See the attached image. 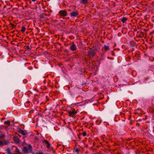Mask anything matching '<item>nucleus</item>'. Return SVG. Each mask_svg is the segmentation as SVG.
I'll use <instances>...</instances> for the list:
<instances>
[{
	"instance_id": "1",
	"label": "nucleus",
	"mask_w": 154,
	"mask_h": 154,
	"mask_svg": "<svg viewBox=\"0 0 154 154\" xmlns=\"http://www.w3.org/2000/svg\"><path fill=\"white\" fill-rule=\"evenodd\" d=\"M59 14L61 17H64L67 15V13L66 10H61L59 11Z\"/></svg>"
},
{
	"instance_id": "2",
	"label": "nucleus",
	"mask_w": 154,
	"mask_h": 154,
	"mask_svg": "<svg viewBox=\"0 0 154 154\" xmlns=\"http://www.w3.org/2000/svg\"><path fill=\"white\" fill-rule=\"evenodd\" d=\"M88 53L91 56L93 57L95 55L96 53L93 50L91 49L88 50Z\"/></svg>"
},
{
	"instance_id": "3",
	"label": "nucleus",
	"mask_w": 154,
	"mask_h": 154,
	"mask_svg": "<svg viewBox=\"0 0 154 154\" xmlns=\"http://www.w3.org/2000/svg\"><path fill=\"white\" fill-rule=\"evenodd\" d=\"M9 143L8 141L4 140L2 141L0 140V146H2L8 144Z\"/></svg>"
},
{
	"instance_id": "4",
	"label": "nucleus",
	"mask_w": 154,
	"mask_h": 154,
	"mask_svg": "<svg viewBox=\"0 0 154 154\" xmlns=\"http://www.w3.org/2000/svg\"><path fill=\"white\" fill-rule=\"evenodd\" d=\"M19 132L23 135H25L26 134H27V133L26 131L25 130H23L21 129H20L19 131Z\"/></svg>"
},
{
	"instance_id": "5",
	"label": "nucleus",
	"mask_w": 154,
	"mask_h": 154,
	"mask_svg": "<svg viewBox=\"0 0 154 154\" xmlns=\"http://www.w3.org/2000/svg\"><path fill=\"white\" fill-rule=\"evenodd\" d=\"M78 14V13L77 11H73L70 13L71 16L76 17Z\"/></svg>"
},
{
	"instance_id": "6",
	"label": "nucleus",
	"mask_w": 154,
	"mask_h": 154,
	"mask_svg": "<svg viewBox=\"0 0 154 154\" xmlns=\"http://www.w3.org/2000/svg\"><path fill=\"white\" fill-rule=\"evenodd\" d=\"M70 48L72 51H75L77 49V48L75 45L73 44L70 46Z\"/></svg>"
},
{
	"instance_id": "7",
	"label": "nucleus",
	"mask_w": 154,
	"mask_h": 154,
	"mask_svg": "<svg viewBox=\"0 0 154 154\" xmlns=\"http://www.w3.org/2000/svg\"><path fill=\"white\" fill-rule=\"evenodd\" d=\"M76 112L75 110L70 111L69 112V115L71 117L73 116L74 115L76 114Z\"/></svg>"
},
{
	"instance_id": "8",
	"label": "nucleus",
	"mask_w": 154,
	"mask_h": 154,
	"mask_svg": "<svg viewBox=\"0 0 154 154\" xmlns=\"http://www.w3.org/2000/svg\"><path fill=\"white\" fill-rule=\"evenodd\" d=\"M43 142L46 143L47 145V147L49 148L50 147V145L47 140H45L43 141Z\"/></svg>"
},
{
	"instance_id": "9",
	"label": "nucleus",
	"mask_w": 154,
	"mask_h": 154,
	"mask_svg": "<svg viewBox=\"0 0 154 154\" xmlns=\"http://www.w3.org/2000/svg\"><path fill=\"white\" fill-rule=\"evenodd\" d=\"M14 140L16 143H17L19 142V139L17 137H15L14 138Z\"/></svg>"
},
{
	"instance_id": "10",
	"label": "nucleus",
	"mask_w": 154,
	"mask_h": 154,
	"mask_svg": "<svg viewBox=\"0 0 154 154\" xmlns=\"http://www.w3.org/2000/svg\"><path fill=\"white\" fill-rule=\"evenodd\" d=\"M6 151L8 154H12L11 150L9 148H7Z\"/></svg>"
},
{
	"instance_id": "11",
	"label": "nucleus",
	"mask_w": 154,
	"mask_h": 154,
	"mask_svg": "<svg viewBox=\"0 0 154 154\" xmlns=\"http://www.w3.org/2000/svg\"><path fill=\"white\" fill-rule=\"evenodd\" d=\"M127 20V19L125 17H123L122 19V21L123 23L125 22Z\"/></svg>"
},
{
	"instance_id": "12",
	"label": "nucleus",
	"mask_w": 154,
	"mask_h": 154,
	"mask_svg": "<svg viewBox=\"0 0 154 154\" xmlns=\"http://www.w3.org/2000/svg\"><path fill=\"white\" fill-rule=\"evenodd\" d=\"M29 148L24 147L23 149V150L25 152H27L29 150Z\"/></svg>"
},
{
	"instance_id": "13",
	"label": "nucleus",
	"mask_w": 154,
	"mask_h": 154,
	"mask_svg": "<svg viewBox=\"0 0 154 154\" xmlns=\"http://www.w3.org/2000/svg\"><path fill=\"white\" fill-rule=\"evenodd\" d=\"M104 48L105 50L106 51H107V50H108L109 49V47L108 46H106V45H105L104 47Z\"/></svg>"
},
{
	"instance_id": "14",
	"label": "nucleus",
	"mask_w": 154,
	"mask_h": 154,
	"mask_svg": "<svg viewBox=\"0 0 154 154\" xmlns=\"http://www.w3.org/2000/svg\"><path fill=\"white\" fill-rule=\"evenodd\" d=\"M26 30V28L24 27H22L21 31L22 32H24Z\"/></svg>"
},
{
	"instance_id": "15",
	"label": "nucleus",
	"mask_w": 154,
	"mask_h": 154,
	"mask_svg": "<svg viewBox=\"0 0 154 154\" xmlns=\"http://www.w3.org/2000/svg\"><path fill=\"white\" fill-rule=\"evenodd\" d=\"M5 123L8 125V126H9L10 125V122L9 121H6L5 122Z\"/></svg>"
},
{
	"instance_id": "16",
	"label": "nucleus",
	"mask_w": 154,
	"mask_h": 154,
	"mask_svg": "<svg viewBox=\"0 0 154 154\" xmlns=\"http://www.w3.org/2000/svg\"><path fill=\"white\" fill-rule=\"evenodd\" d=\"M82 2L84 4H86L87 3V0H82Z\"/></svg>"
},
{
	"instance_id": "17",
	"label": "nucleus",
	"mask_w": 154,
	"mask_h": 154,
	"mask_svg": "<svg viewBox=\"0 0 154 154\" xmlns=\"http://www.w3.org/2000/svg\"><path fill=\"white\" fill-rule=\"evenodd\" d=\"M82 135H83L84 136H86V132H83V133H82Z\"/></svg>"
},
{
	"instance_id": "18",
	"label": "nucleus",
	"mask_w": 154,
	"mask_h": 154,
	"mask_svg": "<svg viewBox=\"0 0 154 154\" xmlns=\"http://www.w3.org/2000/svg\"><path fill=\"white\" fill-rule=\"evenodd\" d=\"M36 154H42V153L41 152H39Z\"/></svg>"
},
{
	"instance_id": "19",
	"label": "nucleus",
	"mask_w": 154,
	"mask_h": 154,
	"mask_svg": "<svg viewBox=\"0 0 154 154\" xmlns=\"http://www.w3.org/2000/svg\"><path fill=\"white\" fill-rule=\"evenodd\" d=\"M29 147L30 148V149L31 148V146L30 145H29Z\"/></svg>"
},
{
	"instance_id": "20",
	"label": "nucleus",
	"mask_w": 154,
	"mask_h": 154,
	"mask_svg": "<svg viewBox=\"0 0 154 154\" xmlns=\"http://www.w3.org/2000/svg\"><path fill=\"white\" fill-rule=\"evenodd\" d=\"M32 1L33 2H35V1L36 0H32Z\"/></svg>"
},
{
	"instance_id": "21",
	"label": "nucleus",
	"mask_w": 154,
	"mask_h": 154,
	"mask_svg": "<svg viewBox=\"0 0 154 154\" xmlns=\"http://www.w3.org/2000/svg\"><path fill=\"white\" fill-rule=\"evenodd\" d=\"M76 151H78V149L76 150Z\"/></svg>"
}]
</instances>
